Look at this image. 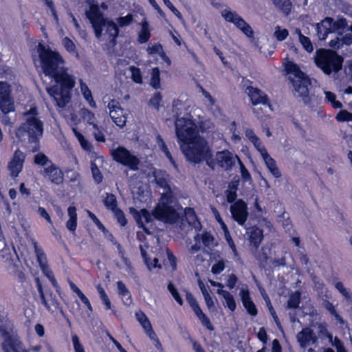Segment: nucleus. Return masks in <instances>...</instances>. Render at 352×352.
<instances>
[{
  "label": "nucleus",
  "mask_w": 352,
  "mask_h": 352,
  "mask_svg": "<svg viewBox=\"0 0 352 352\" xmlns=\"http://www.w3.org/2000/svg\"><path fill=\"white\" fill-rule=\"evenodd\" d=\"M288 34H289V32H288L287 30H286V29L281 30L279 26H277L276 28V30L274 32V36L278 41H281L285 40L287 38V36H288Z\"/></svg>",
  "instance_id": "47"
},
{
  "label": "nucleus",
  "mask_w": 352,
  "mask_h": 352,
  "mask_svg": "<svg viewBox=\"0 0 352 352\" xmlns=\"http://www.w3.org/2000/svg\"><path fill=\"white\" fill-rule=\"evenodd\" d=\"M72 342L75 352H85L84 347L80 342L77 335L74 334L72 336Z\"/></svg>",
  "instance_id": "54"
},
{
  "label": "nucleus",
  "mask_w": 352,
  "mask_h": 352,
  "mask_svg": "<svg viewBox=\"0 0 352 352\" xmlns=\"http://www.w3.org/2000/svg\"><path fill=\"white\" fill-rule=\"evenodd\" d=\"M87 214L89 217L94 221V223L96 225L98 228L102 231L103 232H105L107 231L104 225L100 222V221L97 218V217L91 211L87 210Z\"/></svg>",
  "instance_id": "49"
},
{
  "label": "nucleus",
  "mask_w": 352,
  "mask_h": 352,
  "mask_svg": "<svg viewBox=\"0 0 352 352\" xmlns=\"http://www.w3.org/2000/svg\"><path fill=\"white\" fill-rule=\"evenodd\" d=\"M109 116L113 122L120 128L125 126L126 122V112L116 100H111L108 104Z\"/></svg>",
  "instance_id": "13"
},
{
  "label": "nucleus",
  "mask_w": 352,
  "mask_h": 352,
  "mask_svg": "<svg viewBox=\"0 0 352 352\" xmlns=\"http://www.w3.org/2000/svg\"><path fill=\"white\" fill-rule=\"evenodd\" d=\"M91 169L94 179L96 181V182L98 184L100 183L102 181V175L99 168L94 163H91Z\"/></svg>",
  "instance_id": "46"
},
{
  "label": "nucleus",
  "mask_w": 352,
  "mask_h": 352,
  "mask_svg": "<svg viewBox=\"0 0 352 352\" xmlns=\"http://www.w3.org/2000/svg\"><path fill=\"white\" fill-rule=\"evenodd\" d=\"M63 44L65 49L68 52H74L75 51V45L74 43L67 37H65L63 40Z\"/></svg>",
  "instance_id": "61"
},
{
  "label": "nucleus",
  "mask_w": 352,
  "mask_h": 352,
  "mask_svg": "<svg viewBox=\"0 0 352 352\" xmlns=\"http://www.w3.org/2000/svg\"><path fill=\"white\" fill-rule=\"evenodd\" d=\"M85 15L91 24L96 38H100L104 31V35L108 36L109 43L113 45H116V38L119 34L118 25L112 20L104 18L98 5H90L85 11Z\"/></svg>",
  "instance_id": "3"
},
{
  "label": "nucleus",
  "mask_w": 352,
  "mask_h": 352,
  "mask_svg": "<svg viewBox=\"0 0 352 352\" xmlns=\"http://www.w3.org/2000/svg\"><path fill=\"white\" fill-rule=\"evenodd\" d=\"M132 21L133 15L130 14L125 16H122L117 19V23L120 27L127 26L131 24Z\"/></svg>",
  "instance_id": "48"
},
{
  "label": "nucleus",
  "mask_w": 352,
  "mask_h": 352,
  "mask_svg": "<svg viewBox=\"0 0 352 352\" xmlns=\"http://www.w3.org/2000/svg\"><path fill=\"white\" fill-rule=\"evenodd\" d=\"M34 162L45 168L52 164V162L43 153H38L34 157Z\"/></svg>",
  "instance_id": "35"
},
{
  "label": "nucleus",
  "mask_w": 352,
  "mask_h": 352,
  "mask_svg": "<svg viewBox=\"0 0 352 352\" xmlns=\"http://www.w3.org/2000/svg\"><path fill=\"white\" fill-rule=\"evenodd\" d=\"M232 218L241 226L245 224L248 217L247 204L242 200L238 199L230 206Z\"/></svg>",
  "instance_id": "14"
},
{
  "label": "nucleus",
  "mask_w": 352,
  "mask_h": 352,
  "mask_svg": "<svg viewBox=\"0 0 352 352\" xmlns=\"http://www.w3.org/2000/svg\"><path fill=\"white\" fill-rule=\"evenodd\" d=\"M239 295L241 296L243 305L247 310L248 313L252 316H256L258 314L257 309L253 301L251 300L249 291L243 289L240 291Z\"/></svg>",
  "instance_id": "22"
},
{
  "label": "nucleus",
  "mask_w": 352,
  "mask_h": 352,
  "mask_svg": "<svg viewBox=\"0 0 352 352\" xmlns=\"http://www.w3.org/2000/svg\"><path fill=\"white\" fill-rule=\"evenodd\" d=\"M111 156L116 162L129 167L133 170L139 169L140 160L126 148L119 146L111 150Z\"/></svg>",
  "instance_id": "10"
},
{
  "label": "nucleus",
  "mask_w": 352,
  "mask_h": 352,
  "mask_svg": "<svg viewBox=\"0 0 352 352\" xmlns=\"http://www.w3.org/2000/svg\"><path fill=\"white\" fill-rule=\"evenodd\" d=\"M32 244L34 246V252L40 267H42V266L47 265L48 263L47 256L43 250L38 246V243L34 239H32Z\"/></svg>",
  "instance_id": "27"
},
{
  "label": "nucleus",
  "mask_w": 352,
  "mask_h": 352,
  "mask_svg": "<svg viewBox=\"0 0 352 352\" xmlns=\"http://www.w3.org/2000/svg\"><path fill=\"white\" fill-rule=\"evenodd\" d=\"M180 149L186 160L195 164L204 161L211 151L208 142L201 136L185 144H180Z\"/></svg>",
  "instance_id": "5"
},
{
  "label": "nucleus",
  "mask_w": 352,
  "mask_h": 352,
  "mask_svg": "<svg viewBox=\"0 0 352 352\" xmlns=\"http://www.w3.org/2000/svg\"><path fill=\"white\" fill-rule=\"evenodd\" d=\"M140 250L141 252V255L144 258V261L145 265L147 266L148 269L151 270L152 268L158 267L161 268V265H158V259L157 258H154L153 262H150V258L148 256L146 250L144 249L142 245H140Z\"/></svg>",
  "instance_id": "32"
},
{
  "label": "nucleus",
  "mask_w": 352,
  "mask_h": 352,
  "mask_svg": "<svg viewBox=\"0 0 352 352\" xmlns=\"http://www.w3.org/2000/svg\"><path fill=\"white\" fill-rule=\"evenodd\" d=\"M216 161L218 166L225 170H230L235 164L234 157L228 150L217 152Z\"/></svg>",
  "instance_id": "20"
},
{
  "label": "nucleus",
  "mask_w": 352,
  "mask_h": 352,
  "mask_svg": "<svg viewBox=\"0 0 352 352\" xmlns=\"http://www.w3.org/2000/svg\"><path fill=\"white\" fill-rule=\"evenodd\" d=\"M117 288L118 291V294L122 296L123 298V302L126 305H130L131 304V298L129 293V291L126 288V285L122 281L117 282Z\"/></svg>",
  "instance_id": "29"
},
{
  "label": "nucleus",
  "mask_w": 352,
  "mask_h": 352,
  "mask_svg": "<svg viewBox=\"0 0 352 352\" xmlns=\"http://www.w3.org/2000/svg\"><path fill=\"white\" fill-rule=\"evenodd\" d=\"M325 308L333 315L335 318L340 322V324H344V320L342 317L338 314L336 310L331 302H327L325 305Z\"/></svg>",
  "instance_id": "45"
},
{
  "label": "nucleus",
  "mask_w": 352,
  "mask_h": 352,
  "mask_svg": "<svg viewBox=\"0 0 352 352\" xmlns=\"http://www.w3.org/2000/svg\"><path fill=\"white\" fill-rule=\"evenodd\" d=\"M325 98L327 101L330 102L333 107L336 109L342 107V104L336 100V95L331 91H324Z\"/></svg>",
  "instance_id": "41"
},
{
  "label": "nucleus",
  "mask_w": 352,
  "mask_h": 352,
  "mask_svg": "<svg viewBox=\"0 0 352 352\" xmlns=\"http://www.w3.org/2000/svg\"><path fill=\"white\" fill-rule=\"evenodd\" d=\"M113 212L114 215L116 216V217L117 218L118 223L122 226H126L127 221L125 218V215H124V212L119 208H117L116 210L113 211Z\"/></svg>",
  "instance_id": "50"
},
{
  "label": "nucleus",
  "mask_w": 352,
  "mask_h": 352,
  "mask_svg": "<svg viewBox=\"0 0 352 352\" xmlns=\"http://www.w3.org/2000/svg\"><path fill=\"white\" fill-rule=\"evenodd\" d=\"M320 25L325 29L324 36H327L329 32L347 29L348 22L344 17H338L337 20H334L331 17H326L321 21Z\"/></svg>",
  "instance_id": "15"
},
{
  "label": "nucleus",
  "mask_w": 352,
  "mask_h": 352,
  "mask_svg": "<svg viewBox=\"0 0 352 352\" xmlns=\"http://www.w3.org/2000/svg\"><path fill=\"white\" fill-rule=\"evenodd\" d=\"M150 37L151 33L149 30V24L145 20L142 23V28L138 34V41L140 43H145L149 40Z\"/></svg>",
  "instance_id": "30"
},
{
  "label": "nucleus",
  "mask_w": 352,
  "mask_h": 352,
  "mask_svg": "<svg viewBox=\"0 0 352 352\" xmlns=\"http://www.w3.org/2000/svg\"><path fill=\"white\" fill-rule=\"evenodd\" d=\"M211 4L217 9L224 8V9L221 10V15L224 20L226 22L232 23L248 38L254 37V33L252 27L236 11L232 10L226 5L215 2L214 1H212Z\"/></svg>",
  "instance_id": "8"
},
{
  "label": "nucleus",
  "mask_w": 352,
  "mask_h": 352,
  "mask_svg": "<svg viewBox=\"0 0 352 352\" xmlns=\"http://www.w3.org/2000/svg\"><path fill=\"white\" fill-rule=\"evenodd\" d=\"M25 158V153L19 149H17L14 152L11 161L8 164V168L10 170L12 177H17L19 173L21 171Z\"/></svg>",
  "instance_id": "19"
},
{
  "label": "nucleus",
  "mask_w": 352,
  "mask_h": 352,
  "mask_svg": "<svg viewBox=\"0 0 352 352\" xmlns=\"http://www.w3.org/2000/svg\"><path fill=\"white\" fill-rule=\"evenodd\" d=\"M286 71L289 74L294 76L292 78V82L298 96L302 98L305 104H308L311 101V96L309 94L311 88L310 79L300 71L297 65L293 63H288L286 65Z\"/></svg>",
  "instance_id": "6"
},
{
  "label": "nucleus",
  "mask_w": 352,
  "mask_h": 352,
  "mask_svg": "<svg viewBox=\"0 0 352 352\" xmlns=\"http://www.w3.org/2000/svg\"><path fill=\"white\" fill-rule=\"evenodd\" d=\"M129 70L131 72L133 80L136 83L141 84L142 82V78L140 69L135 66H131Z\"/></svg>",
  "instance_id": "40"
},
{
  "label": "nucleus",
  "mask_w": 352,
  "mask_h": 352,
  "mask_svg": "<svg viewBox=\"0 0 352 352\" xmlns=\"http://www.w3.org/2000/svg\"><path fill=\"white\" fill-rule=\"evenodd\" d=\"M155 179L157 185L164 190L162 195H168L173 198V191L167 180L164 177H157Z\"/></svg>",
  "instance_id": "36"
},
{
  "label": "nucleus",
  "mask_w": 352,
  "mask_h": 352,
  "mask_svg": "<svg viewBox=\"0 0 352 352\" xmlns=\"http://www.w3.org/2000/svg\"><path fill=\"white\" fill-rule=\"evenodd\" d=\"M168 289L172 294L173 297L177 302V303L180 305H183V300L180 296L177 289L175 288L174 285L172 283H169L168 285Z\"/></svg>",
  "instance_id": "42"
},
{
  "label": "nucleus",
  "mask_w": 352,
  "mask_h": 352,
  "mask_svg": "<svg viewBox=\"0 0 352 352\" xmlns=\"http://www.w3.org/2000/svg\"><path fill=\"white\" fill-rule=\"evenodd\" d=\"M80 84L81 92L83 94L84 98H85V100H87L89 98H90L91 97H92L91 91L89 89L87 85L82 80L80 81Z\"/></svg>",
  "instance_id": "56"
},
{
  "label": "nucleus",
  "mask_w": 352,
  "mask_h": 352,
  "mask_svg": "<svg viewBox=\"0 0 352 352\" xmlns=\"http://www.w3.org/2000/svg\"><path fill=\"white\" fill-rule=\"evenodd\" d=\"M335 287L345 298L346 302L352 305V294L349 289L344 287L343 283L340 281H338L335 283Z\"/></svg>",
  "instance_id": "34"
},
{
  "label": "nucleus",
  "mask_w": 352,
  "mask_h": 352,
  "mask_svg": "<svg viewBox=\"0 0 352 352\" xmlns=\"http://www.w3.org/2000/svg\"><path fill=\"white\" fill-rule=\"evenodd\" d=\"M81 116L85 121L87 122L89 124H93V125L94 124V120L95 117L94 114L92 112H91L88 109H83L82 110Z\"/></svg>",
  "instance_id": "53"
},
{
  "label": "nucleus",
  "mask_w": 352,
  "mask_h": 352,
  "mask_svg": "<svg viewBox=\"0 0 352 352\" xmlns=\"http://www.w3.org/2000/svg\"><path fill=\"white\" fill-rule=\"evenodd\" d=\"M184 217L188 224L194 223L197 219L194 210L191 208H186L184 210Z\"/></svg>",
  "instance_id": "43"
},
{
  "label": "nucleus",
  "mask_w": 352,
  "mask_h": 352,
  "mask_svg": "<svg viewBox=\"0 0 352 352\" xmlns=\"http://www.w3.org/2000/svg\"><path fill=\"white\" fill-rule=\"evenodd\" d=\"M204 160L206 161V164L213 170L215 168L216 166L218 165L216 161V157H212V151H210V154L204 158Z\"/></svg>",
  "instance_id": "60"
},
{
  "label": "nucleus",
  "mask_w": 352,
  "mask_h": 352,
  "mask_svg": "<svg viewBox=\"0 0 352 352\" xmlns=\"http://www.w3.org/2000/svg\"><path fill=\"white\" fill-rule=\"evenodd\" d=\"M150 85L156 89L160 87V69L158 67L152 69Z\"/></svg>",
  "instance_id": "39"
},
{
  "label": "nucleus",
  "mask_w": 352,
  "mask_h": 352,
  "mask_svg": "<svg viewBox=\"0 0 352 352\" xmlns=\"http://www.w3.org/2000/svg\"><path fill=\"white\" fill-rule=\"evenodd\" d=\"M173 198L168 195H162L161 199L152 214L154 217L164 223L173 224L182 219V223L184 224V219L182 218V213L178 212L172 205Z\"/></svg>",
  "instance_id": "7"
},
{
  "label": "nucleus",
  "mask_w": 352,
  "mask_h": 352,
  "mask_svg": "<svg viewBox=\"0 0 352 352\" xmlns=\"http://www.w3.org/2000/svg\"><path fill=\"white\" fill-rule=\"evenodd\" d=\"M245 92L250 97L253 105L263 104L271 109V104L267 95L261 89L248 86L245 88Z\"/></svg>",
  "instance_id": "16"
},
{
  "label": "nucleus",
  "mask_w": 352,
  "mask_h": 352,
  "mask_svg": "<svg viewBox=\"0 0 352 352\" xmlns=\"http://www.w3.org/2000/svg\"><path fill=\"white\" fill-rule=\"evenodd\" d=\"M296 340L300 348L305 349L310 344H316L318 338L313 329L305 327L296 334Z\"/></svg>",
  "instance_id": "18"
},
{
  "label": "nucleus",
  "mask_w": 352,
  "mask_h": 352,
  "mask_svg": "<svg viewBox=\"0 0 352 352\" xmlns=\"http://www.w3.org/2000/svg\"><path fill=\"white\" fill-rule=\"evenodd\" d=\"M247 234L251 243L257 248L263 239V230L256 226L247 229Z\"/></svg>",
  "instance_id": "24"
},
{
  "label": "nucleus",
  "mask_w": 352,
  "mask_h": 352,
  "mask_svg": "<svg viewBox=\"0 0 352 352\" xmlns=\"http://www.w3.org/2000/svg\"><path fill=\"white\" fill-rule=\"evenodd\" d=\"M0 333L3 339L2 348L4 352H28L23 347L22 343L17 338L10 336L3 327H0Z\"/></svg>",
  "instance_id": "12"
},
{
  "label": "nucleus",
  "mask_w": 352,
  "mask_h": 352,
  "mask_svg": "<svg viewBox=\"0 0 352 352\" xmlns=\"http://www.w3.org/2000/svg\"><path fill=\"white\" fill-rule=\"evenodd\" d=\"M67 212L69 219L66 223V227L69 231L74 232L77 227V214L76 207L70 206L67 209Z\"/></svg>",
  "instance_id": "26"
},
{
  "label": "nucleus",
  "mask_w": 352,
  "mask_h": 352,
  "mask_svg": "<svg viewBox=\"0 0 352 352\" xmlns=\"http://www.w3.org/2000/svg\"><path fill=\"white\" fill-rule=\"evenodd\" d=\"M251 142L253 144L256 149L260 153L262 157L267 153L266 148H265L258 137L256 139L254 138V140Z\"/></svg>",
  "instance_id": "44"
},
{
  "label": "nucleus",
  "mask_w": 352,
  "mask_h": 352,
  "mask_svg": "<svg viewBox=\"0 0 352 352\" xmlns=\"http://www.w3.org/2000/svg\"><path fill=\"white\" fill-rule=\"evenodd\" d=\"M257 259L259 261L261 264L265 265L268 261V256L267 252H265L264 248L261 249V252L257 256Z\"/></svg>",
  "instance_id": "63"
},
{
  "label": "nucleus",
  "mask_w": 352,
  "mask_h": 352,
  "mask_svg": "<svg viewBox=\"0 0 352 352\" xmlns=\"http://www.w3.org/2000/svg\"><path fill=\"white\" fill-rule=\"evenodd\" d=\"M43 305L49 310L52 311H57L60 309V303L56 298V296L50 290L45 291V294L41 298Z\"/></svg>",
  "instance_id": "21"
},
{
  "label": "nucleus",
  "mask_w": 352,
  "mask_h": 352,
  "mask_svg": "<svg viewBox=\"0 0 352 352\" xmlns=\"http://www.w3.org/2000/svg\"><path fill=\"white\" fill-rule=\"evenodd\" d=\"M236 157L237 158V160H239V162L240 164V166H241V176L242 177L245 179V180H250L251 179V175L249 173V171L248 170V169L245 167V166L243 165V164L241 162V161L240 160V159L236 156Z\"/></svg>",
  "instance_id": "59"
},
{
  "label": "nucleus",
  "mask_w": 352,
  "mask_h": 352,
  "mask_svg": "<svg viewBox=\"0 0 352 352\" xmlns=\"http://www.w3.org/2000/svg\"><path fill=\"white\" fill-rule=\"evenodd\" d=\"M201 240H202L203 244L206 247L209 248L211 245H212V244H213L214 237L210 232H206L202 234Z\"/></svg>",
  "instance_id": "51"
},
{
  "label": "nucleus",
  "mask_w": 352,
  "mask_h": 352,
  "mask_svg": "<svg viewBox=\"0 0 352 352\" xmlns=\"http://www.w3.org/2000/svg\"><path fill=\"white\" fill-rule=\"evenodd\" d=\"M236 281L237 277L234 274H232L228 276L226 285L230 289H232L235 287Z\"/></svg>",
  "instance_id": "64"
},
{
  "label": "nucleus",
  "mask_w": 352,
  "mask_h": 352,
  "mask_svg": "<svg viewBox=\"0 0 352 352\" xmlns=\"http://www.w3.org/2000/svg\"><path fill=\"white\" fill-rule=\"evenodd\" d=\"M129 211L140 227L144 228V222L148 223L151 221V214L146 209H142L140 211H138L133 208H130Z\"/></svg>",
  "instance_id": "23"
},
{
  "label": "nucleus",
  "mask_w": 352,
  "mask_h": 352,
  "mask_svg": "<svg viewBox=\"0 0 352 352\" xmlns=\"http://www.w3.org/2000/svg\"><path fill=\"white\" fill-rule=\"evenodd\" d=\"M162 101V96L160 93L156 92L153 97L150 99L149 103L157 109H159L160 103Z\"/></svg>",
  "instance_id": "55"
},
{
  "label": "nucleus",
  "mask_w": 352,
  "mask_h": 352,
  "mask_svg": "<svg viewBox=\"0 0 352 352\" xmlns=\"http://www.w3.org/2000/svg\"><path fill=\"white\" fill-rule=\"evenodd\" d=\"M314 63L325 74L338 73L342 68L344 58L335 51L323 48L316 51Z\"/></svg>",
  "instance_id": "4"
},
{
  "label": "nucleus",
  "mask_w": 352,
  "mask_h": 352,
  "mask_svg": "<svg viewBox=\"0 0 352 352\" xmlns=\"http://www.w3.org/2000/svg\"><path fill=\"white\" fill-rule=\"evenodd\" d=\"M175 124L176 135L181 144H185L200 136L197 126L190 119L177 118Z\"/></svg>",
  "instance_id": "9"
},
{
  "label": "nucleus",
  "mask_w": 352,
  "mask_h": 352,
  "mask_svg": "<svg viewBox=\"0 0 352 352\" xmlns=\"http://www.w3.org/2000/svg\"><path fill=\"white\" fill-rule=\"evenodd\" d=\"M37 52L43 72L56 82V85L47 87L46 91L56 104L63 108L70 100L71 91L75 85L74 78L68 74L65 61L58 53L41 43L37 47Z\"/></svg>",
  "instance_id": "1"
},
{
  "label": "nucleus",
  "mask_w": 352,
  "mask_h": 352,
  "mask_svg": "<svg viewBox=\"0 0 352 352\" xmlns=\"http://www.w3.org/2000/svg\"><path fill=\"white\" fill-rule=\"evenodd\" d=\"M274 6L287 15L291 11L292 3L290 0H272Z\"/></svg>",
  "instance_id": "33"
},
{
  "label": "nucleus",
  "mask_w": 352,
  "mask_h": 352,
  "mask_svg": "<svg viewBox=\"0 0 352 352\" xmlns=\"http://www.w3.org/2000/svg\"><path fill=\"white\" fill-rule=\"evenodd\" d=\"M104 206L112 212L118 208L117 207V201L116 196L112 193H107L105 199L103 200Z\"/></svg>",
  "instance_id": "37"
},
{
  "label": "nucleus",
  "mask_w": 352,
  "mask_h": 352,
  "mask_svg": "<svg viewBox=\"0 0 352 352\" xmlns=\"http://www.w3.org/2000/svg\"><path fill=\"white\" fill-rule=\"evenodd\" d=\"M164 4L173 12V14L179 19H182V14L173 5L169 0H163Z\"/></svg>",
  "instance_id": "58"
},
{
  "label": "nucleus",
  "mask_w": 352,
  "mask_h": 352,
  "mask_svg": "<svg viewBox=\"0 0 352 352\" xmlns=\"http://www.w3.org/2000/svg\"><path fill=\"white\" fill-rule=\"evenodd\" d=\"M224 263L223 261H219L218 263L213 265L211 271L213 274H217L221 273L224 270Z\"/></svg>",
  "instance_id": "62"
},
{
  "label": "nucleus",
  "mask_w": 352,
  "mask_h": 352,
  "mask_svg": "<svg viewBox=\"0 0 352 352\" xmlns=\"http://www.w3.org/2000/svg\"><path fill=\"white\" fill-rule=\"evenodd\" d=\"M0 111L14 112V100L12 96V88L7 82L0 81Z\"/></svg>",
  "instance_id": "11"
},
{
  "label": "nucleus",
  "mask_w": 352,
  "mask_h": 352,
  "mask_svg": "<svg viewBox=\"0 0 352 352\" xmlns=\"http://www.w3.org/2000/svg\"><path fill=\"white\" fill-rule=\"evenodd\" d=\"M301 293L299 291L292 292L287 302V309H297L300 302Z\"/></svg>",
  "instance_id": "31"
},
{
  "label": "nucleus",
  "mask_w": 352,
  "mask_h": 352,
  "mask_svg": "<svg viewBox=\"0 0 352 352\" xmlns=\"http://www.w3.org/2000/svg\"><path fill=\"white\" fill-rule=\"evenodd\" d=\"M267 166L268 170L273 175L275 178H279L281 173L276 165L275 160L268 154V153L262 157Z\"/></svg>",
  "instance_id": "25"
},
{
  "label": "nucleus",
  "mask_w": 352,
  "mask_h": 352,
  "mask_svg": "<svg viewBox=\"0 0 352 352\" xmlns=\"http://www.w3.org/2000/svg\"><path fill=\"white\" fill-rule=\"evenodd\" d=\"M296 32L298 34L299 41L304 49L308 52H311L314 48L310 39L308 37L302 35L299 29H296Z\"/></svg>",
  "instance_id": "38"
},
{
  "label": "nucleus",
  "mask_w": 352,
  "mask_h": 352,
  "mask_svg": "<svg viewBox=\"0 0 352 352\" xmlns=\"http://www.w3.org/2000/svg\"><path fill=\"white\" fill-rule=\"evenodd\" d=\"M186 299L192 309L199 306L197 300L190 292H186Z\"/></svg>",
  "instance_id": "57"
},
{
  "label": "nucleus",
  "mask_w": 352,
  "mask_h": 352,
  "mask_svg": "<svg viewBox=\"0 0 352 352\" xmlns=\"http://www.w3.org/2000/svg\"><path fill=\"white\" fill-rule=\"evenodd\" d=\"M338 121H352V113L346 110L340 111L336 116Z\"/></svg>",
  "instance_id": "52"
},
{
  "label": "nucleus",
  "mask_w": 352,
  "mask_h": 352,
  "mask_svg": "<svg viewBox=\"0 0 352 352\" xmlns=\"http://www.w3.org/2000/svg\"><path fill=\"white\" fill-rule=\"evenodd\" d=\"M217 294L223 296L225 299L226 306L230 310L233 311L236 309V305L235 300L234 296L229 292L222 289H217Z\"/></svg>",
  "instance_id": "28"
},
{
  "label": "nucleus",
  "mask_w": 352,
  "mask_h": 352,
  "mask_svg": "<svg viewBox=\"0 0 352 352\" xmlns=\"http://www.w3.org/2000/svg\"><path fill=\"white\" fill-rule=\"evenodd\" d=\"M24 121L16 131V136L21 142L28 141L34 144L32 148L33 153L39 149L38 142L43 133V122L38 116L36 108H31L24 113Z\"/></svg>",
  "instance_id": "2"
},
{
  "label": "nucleus",
  "mask_w": 352,
  "mask_h": 352,
  "mask_svg": "<svg viewBox=\"0 0 352 352\" xmlns=\"http://www.w3.org/2000/svg\"><path fill=\"white\" fill-rule=\"evenodd\" d=\"M39 173L53 184L58 185L63 182V171L53 163L48 167L41 169Z\"/></svg>",
  "instance_id": "17"
}]
</instances>
